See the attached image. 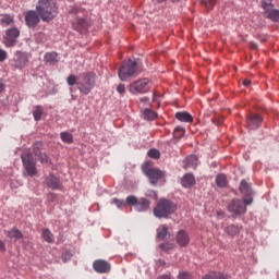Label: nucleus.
I'll use <instances>...</instances> for the list:
<instances>
[{"label":"nucleus","instance_id":"nucleus-29","mask_svg":"<svg viewBox=\"0 0 279 279\" xmlns=\"http://www.w3.org/2000/svg\"><path fill=\"white\" fill-rule=\"evenodd\" d=\"M168 232H169V227H167V225L159 226V228L157 229L158 239H165V236H167Z\"/></svg>","mask_w":279,"mask_h":279},{"label":"nucleus","instance_id":"nucleus-25","mask_svg":"<svg viewBox=\"0 0 279 279\" xmlns=\"http://www.w3.org/2000/svg\"><path fill=\"white\" fill-rule=\"evenodd\" d=\"M45 62L48 64H58V53L47 52L44 57Z\"/></svg>","mask_w":279,"mask_h":279},{"label":"nucleus","instance_id":"nucleus-3","mask_svg":"<svg viewBox=\"0 0 279 279\" xmlns=\"http://www.w3.org/2000/svg\"><path fill=\"white\" fill-rule=\"evenodd\" d=\"M138 69V63L132 59L123 61L119 71L118 75L121 82H128L130 77L134 76Z\"/></svg>","mask_w":279,"mask_h":279},{"label":"nucleus","instance_id":"nucleus-30","mask_svg":"<svg viewBox=\"0 0 279 279\" xmlns=\"http://www.w3.org/2000/svg\"><path fill=\"white\" fill-rule=\"evenodd\" d=\"M157 117H158V113H156V111L151 109H146L144 111V119H146L147 121H154V119H156Z\"/></svg>","mask_w":279,"mask_h":279},{"label":"nucleus","instance_id":"nucleus-42","mask_svg":"<svg viewBox=\"0 0 279 279\" xmlns=\"http://www.w3.org/2000/svg\"><path fill=\"white\" fill-rule=\"evenodd\" d=\"M179 279H193V276L186 271H181L178 276Z\"/></svg>","mask_w":279,"mask_h":279},{"label":"nucleus","instance_id":"nucleus-4","mask_svg":"<svg viewBox=\"0 0 279 279\" xmlns=\"http://www.w3.org/2000/svg\"><path fill=\"white\" fill-rule=\"evenodd\" d=\"M151 90V81L149 78H140L129 85L131 95H145Z\"/></svg>","mask_w":279,"mask_h":279},{"label":"nucleus","instance_id":"nucleus-31","mask_svg":"<svg viewBox=\"0 0 279 279\" xmlns=\"http://www.w3.org/2000/svg\"><path fill=\"white\" fill-rule=\"evenodd\" d=\"M33 117L35 121H40L43 119V107L41 106H36L35 110L33 111Z\"/></svg>","mask_w":279,"mask_h":279},{"label":"nucleus","instance_id":"nucleus-52","mask_svg":"<svg viewBox=\"0 0 279 279\" xmlns=\"http://www.w3.org/2000/svg\"><path fill=\"white\" fill-rule=\"evenodd\" d=\"M141 101H147V97L142 98Z\"/></svg>","mask_w":279,"mask_h":279},{"label":"nucleus","instance_id":"nucleus-10","mask_svg":"<svg viewBox=\"0 0 279 279\" xmlns=\"http://www.w3.org/2000/svg\"><path fill=\"white\" fill-rule=\"evenodd\" d=\"M21 36L19 28L13 27L5 31L4 45L5 47H14L16 45V38Z\"/></svg>","mask_w":279,"mask_h":279},{"label":"nucleus","instance_id":"nucleus-11","mask_svg":"<svg viewBox=\"0 0 279 279\" xmlns=\"http://www.w3.org/2000/svg\"><path fill=\"white\" fill-rule=\"evenodd\" d=\"M263 123V116L258 113H250L246 118L247 130H258Z\"/></svg>","mask_w":279,"mask_h":279},{"label":"nucleus","instance_id":"nucleus-18","mask_svg":"<svg viewBox=\"0 0 279 279\" xmlns=\"http://www.w3.org/2000/svg\"><path fill=\"white\" fill-rule=\"evenodd\" d=\"M177 243L181 247H186V245H189V243H191V239L189 238V234L186 233V231L180 230L177 233Z\"/></svg>","mask_w":279,"mask_h":279},{"label":"nucleus","instance_id":"nucleus-26","mask_svg":"<svg viewBox=\"0 0 279 279\" xmlns=\"http://www.w3.org/2000/svg\"><path fill=\"white\" fill-rule=\"evenodd\" d=\"M216 184L220 189H225V186H228V178L225 174H218L216 177Z\"/></svg>","mask_w":279,"mask_h":279},{"label":"nucleus","instance_id":"nucleus-47","mask_svg":"<svg viewBox=\"0 0 279 279\" xmlns=\"http://www.w3.org/2000/svg\"><path fill=\"white\" fill-rule=\"evenodd\" d=\"M3 90H5V84L0 80V94L3 93Z\"/></svg>","mask_w":279,"mask_h":279},{"label":"nucleus","instance_id":"nucleus-39","mask_svg":"<svg viewBox=\"0 0 279 279\" xmlns=\"http://www.w3.org/2000/svg\"><path fill=\"white\" fill-rule=\"evenodd\" d=\"M38 156L40 162H43L44 165H47V162H49V157L47 156V154L45 153H39Z\"/></svg>","mask_w":279,"mask_h":279},{"label":"nucleus","instance_id":"nucleus-35","mask_svg":"<svg viewBox=\"0 0 279 279\" xmlns=\"http://www.w3.org/2000/svg\"><path fill=\"white\" fill-rule=\"evenodd\" d=\"M184 134H185V130L184 128H181V126H177L173 131L174 138H182Z\"/></svg>","mask_w":279,"mask_h":279},{"label":"nucleus","instance_id":"nucleus-5","mask_svg":"<svg viewBox=\"0 0 279 279\" xmlns=\"http://www.w3.org/2000/svg\"><path fill=\"white\" fill-rule=\"evenodd\" d=\"M247 206L244 198H233L227 206L228 213L231 214V217H243L247 213Z\"/></svg>","mask_w":279,"mask_h":279},{"label":"nucleus","instance_id":"nucleus-23","mask_svg":"<svg viewBox=\"0 0 279 279\" xmlns=\"http://www.w3.org/2000/svg\"><path fill=\"white\" fill-rule=\"evenodd\" d=\"M5 234L8 239H14V241L23 239V232L16 228H12L11 230L5 231Z\"/></svg>","mask_w":279,"mask_h":279},{"label":"nucleus","instance_id":"nucleus-27","mask_svg":"<svg viewBox=\"0 0 279 279\" xmlns=\"http://www.w3.org/2000/svg\"><path fill=\"white\" fill-rule=\"evenodd\" d=\"M202 279H229L228 275L221 272H209L205 275Z\"/></svg>","mask_w":279,"mask_h":279},{"label":"nucleus","instance_id":"nucleus-38","mask_svg":"<svg viewBox=\"0 0 279 279\" xmlns=\"http://www.w3.org/2000/svg\"><path fill=\"white\" fill-rule=\"evenodd\" d=\"M111 204H114L117 208H123L125 206V201L119 198H112Z\"/></svg>","mask_w":279,"mask_h":279},{"label":"nucleus","instance_id":"nucleus-1","mask_svg":"<svg viewBox=\"0 0 279 279\" xmlns=\"http://www.w3.org/2000/svg\"><path fill=\"white\" fill-rule=\"evenodd\" d=\"M36 12L45 23L53 21L58 16V4L53 0H39L36 5Z\"/></svg>","mask_w":279,"mask_h":279},{"label":"nucleus","instance_id":"nucleus-19","mask_svg":"<svg viewBox=\"0 0 279 279\" xmlns=\"http://www.w3.org/2000/svg\"><path fill=\"white\" fill-rule=\"evenodd\" d=\"M72 25L73 29L80 32L81 34L88 29V22L86 21V19H76Z\"/></svg>","mask_w":279,"mask_h":279},{"label":"nucleus","instance_id":"nucleus-20","mask_svg":"<svg viewBox=\"0 0 279 279\" xmlns=\"http://www.w3.org/2000/svg\"><path fill=\"white\" fill-rule=\"evenodd\" d=\"M241 230H243V227L234 223L227 226L225 229L229 236H236L241 234Z\"/></svg>","mask_w":279,"mask_h":279},{"label":"nucleus","instance_id":"nucleus-49","mask_svg":"<svg viewBox=\"0 0 279 279\" xmlns=\"http://www.w3.org/2000/svg\"><path fill=\"white\" fill-rule=\"evenodd\" d=\"M251 84H252V81H250V80H244L243 81L244 86H250Z\"/></svg>","mask_w":279,"mask_h":279},{"label":"nucleus","instance_id":"nucleus-24","mask_svg":"<svg viewBox=\"0 0 279 279\" xmlns=\"http://www.w3.org/2000/svg\"><path fill=\"white\" fill-rule=\"evenodd\" d=\"M185 169L192 168L195 169L197 167V156L191 155L185 158Z\"/></svg>","mask_w":279,"mask_h":279},{"label":"nucleus","instance_id":"nucleus-28","mask_svg":"<svg viewBox=\"0 0 279 279\" xmlns=\"http://www.w3.org/2000/svg\"><path fill=\"white\" fill-rule=\"evenodd\" d=\"M41 236L47 243H53V233L49 229H43Z\"/></svg>","mask_w":279,"mask_h":279},{"label":"nucleus","instance_id":"nucleus-36","mask_svg":"<svg viewBox=\"0 0 279 279\" xmlns=\"http://www.w3.org/2000/svg\"><path fill=\"white\" fill-rule=\"evenodd\" d=\"M40 149H43V142H35L33 145V154L38 156V154H40Z\"/></svg>","mask_w":279,"mask_h":279},{"label":"nucleus","instance_id":"nucleus-7","mask_svg":"<svg viewBox=\"0 0 279 279\" xmlns=\"http://www.w3.org/2000/svg\"><path fill=\"white\" fill-rule=\"evenodd\" d=\"M21 159L27 175L34 178L36 175V160H34V155L32 153H24L21 155Z\"/></svg>","mask_w":279,"mask_h":279},{"label":"nucleus","instance_id":"nucleus-21","mask_svg":"<svg viewBox=\"0 0 279 279\" xmlns=\"http://www.w3.org/2000/svg\"><path fill=\"white\" fill-rule=\"evenodd\" d=\"M181 184L184 186V189H191V186H194L195 184V177L191 173L185 174L181 179Z\"/></svg>","mask_w":279,"mask_h":279},{"label":"nucleus","instance_id":"nucleus-33","mask_svg":"<svg viewBox=\"0 0 279 279\" xmlns=\"http://www.w3.org/2000/svg\"><path fill=\"white\" fill-rule=\"evenodd\" d=\"M12 23H14V17L12 15H4L1 19V25H3V27H8V25H12Z\"/></svg>","mask_w":279,"mask_h":279},{"label":"nucleus","instance_id":"nucleus-17","mask_svg":"<svg viewBox=\"0 0 279 279\" xmlns=\"http://www.w3.org/2000/svg\"><path fill=\"white\" fill-rule=\"evenodd\" d=\"M45 184L48 189H51L52 191H58L62 187V184L60 183V179L53 174H49L45 179Z\"/></svg>","mask_w":279,"mask_h":279},{"label":"nucleus","instance_id":"nucleus-8","mask_svg":"<svg viewBox=\"0 0 279 279\" xmlns=\"http://www.w3.org/2000/svg\"><path fill=\"white\" fill-rule=\"evenodd\" d=\"M240 193L243 195L244 204L252 205L254 203V191H252V185L247 183L246 180H242L240 183Z\"/></svg>","mask_w":279,"mask_h":279},{"label":"nucleus","instance_id":"nucleus-51","mask_svg":"<svg viewBox=\"0 0 279 279\" xmlns=\"http://www.w3.org/2000/svg\"><path fill=\"white\" fill-rule=\"evenodd\" d=\"M157 1V3H165V1H167V0H156Z\"/></svg>","mask_w":279,"mask_h":279},{"label":"nucleus","instance_id":"nucleus-43","mask_svg":"<svg viewBox=\"0 0 279 279\" xmlns=\"http://www.w3.org/2000/svg\"><path fill=\"white\" fill-rule=\"evenodd\" d=\"M73 257V254H71V252H65L62 254V260L63 263H66L68 260H71V258Z\"/></svg>","mask_w":279,"mask_h":279},{"label":"nucleus","instance_id":"nucleus-37","mask_svg":"<svg viewBox=\"0 0 279 279\" xmlns=\"http://www.w3.org/2000/svg\"><path fill=\"white\" fill-rule=\"evenodd\" d=\"M66 82L69 86H75V84H78L77 76H75L74 74L69 75Z\"/></svg>","mask_w":279,"mask_h":279},{"label":"nucleus","instance_id":"nucleus-46","mask_svg":"<svg viewBox=\"0 0 279 279\" xmlns=\"http://www.w3.org/2000/svg\"><path fill=\"white\" fill-rule=\"evenodd\" d=\"M159 247L167 252V251L171 250V244L163 243V244H160Z\"/></svg>","mask_w":279,"mask_h":279},{"label":"nucleus","instance_id":"nucleus-16","mask_svg":"<svg viewBox=\"0 0 279 279\" xmlns=\"http://www.w3.org/2000/svg\"><path fill=\"white\" fill-rule=\"evenodd\" d=\"M263 10L265 19H269L274 23L279 22V10L276 9L274 4H271L270 7H265Z\"/></svg>","mask_w":279,"mask_h":279},{"label":"nucleus","instance_id":"nucleus-6","mask_svg":"<svg viewBox=\"0 0 279 279\" xmlns=\"http://www.w3.org/2000/svg\"><path fill=\"white\" fill-rule=\"evenodd\" d=\"M126 204H128V206H135V210L137 213H147V210L151 206V202H149V199H147L145 197H142L138 199L134 195L126 197Z\"/></svg>","mask_w":279,"mask_h":279},{"label":"nucleus","instance_id":"nucleus-2","mask_svg":"<svg viewBox=\"0 0 279 279\" xmlns=\"http://www.w3.org/2000/svg\"><path fill=\"white\" fill-rule=\"evenodd\" d=\"M178 210V205L168 198H161L154 208L157 219H169Z\"/></svg>","mask_w":279,"mask_h":279},{"label":"nucleus","instance_id":"nucleus-50","mask_svg":"<svg viewBox=\"0 0 279 279\" xmlns=\"http://www.w3.org/2000/svg\"><path fill=\"white\" fill-rule=\"evenodd\" d=\"M158 279H171V277L163 275V276L159 277Z\"/></svg>","mask_w":279,"mask_h":279},{"label":"nucleus","instance_id":"nucleus-22","mask_svg":"<svg viewBox=\"0 0 279 279\" xmlns=\"http://www.w3.org/2000/svg\"><path fill=\"white\" fill-rule=\"evenodd\" d=\"M175 119L182 123H193V116L189 112H177Z\"/></svg>","mask_w":279,"mask_h":279},{"label":"nucleus","instance_id":"nucleus-14","mask_svg":"<svg viewBox=\"0 0 279 279\" xmlns=\"http://www.w3.org/2000/svg\"><path fill=\"white\" fill-rule=\"evenodd\" d=\"M145 175L149 179L150 184L156 185L158 184V180H162V178H165V172L150 168L145 171Z\"/></svg>","mask_w":279,"mask_h":279},{"label":"nucleus","instance_id":"nucleus-44","mask_svg":"<svg viewBox=\"0 0 279 279\" xmlns=\"http://www.w3.org/2000/svg\"><path fill=\"white\" fill-rule=\"evenodd\" d=\"M270 5H274V0H262V8H269Z\"/></svg>","mask_w":279,"mask_h":279},{"label":"nucleus","instance_id":"nucleus-15","mask_svg":"<svg viewBox=\"0 0 279 279\" xmlns=\"http://www.w3.org/2000/svg\"><path fill=\"white\" fill-rule=\"evenodd\" d=\"M93 269L96 274H109L110 263L105 259H96L93 263Z\"/></svg>","mask_w":279,"mask_h":279},{"label":"nucleus","instance_id":"nucleus-12","mask_svg":"<svg viewBox=\"0 0 279 279\" xmlns=\"http://www.w3.org/2000/svg\"><path fill=\"white\" fill-rule=\"evenodd\" d=\"M27 62H29V57L27 53L17 51L13 58V66L15 69H25L27 66Z\"/></svg>","mask_w":279,"mask_h":279},{"label":"nucleus","instance_id":"nucleus-45","mask_svg":"<svg viewBox=\"0 0 279 279\" xmlns=\"http://www.w3.org/2000/svg\"><path fill=\"white\" fill-rule=\"evenodd\" d=\"M8 58V52L5 50L0 49V62H3Z\"/></svg>","mask_w":279,"mask_h":279},{"label":"nucleus","instance_id":"nucleus-34","mask_svg":"<svg viewBox=\"0 0 279 279\" xmlns=\"http://www.w3.org/2000/svg\"><path fill=\"white\" fill-rule=\"evenodd\" d=\"M148 158H153L154 160H158L160 158V150L156 148H151L147 151Z\"/></svg>","mask_w":279,"mask_h":279},{"label":"nucleus","instance_id":"nucleus-40","mask_svg":"<svg viewBox=\"0 0 279 279\" xmlns=\"http://www.w3.org/2000/svg\"><path fill=\"white\" fill-rule=\"evenodd\" d=\"M215 3H217V0H204V4L208 10H213Z\"/></svg>","mask_w":279,"mask_h":279},{"label":"nucleus","instance_id":"nucleus-48","mask_svg":"<svg viewBox=\"0 0 279 279\" xmlns=\"http://www.w3.org/2000/svg\"><path fill=\"white\" fill-rule=\"evenodd\" d=\"M0 252H5V243L0 240Z\"/></svg>","mask_w":279,"mask_h":279},{"label":"nucleus","instance_id":"nucleus-9","mask_svg":"<svg viewBox=\"0 0 279 279\" xmlns=\"http://www.w3.org/2000/svg\"><path fill=\"white\" fill-rule=\"evenodd\" d=\"M84 75V83H77L78 90L83 93V95H88L93 87L95 86V74L93 72H88Z\"/></svg>","mask_w":279,"mask_h":279},{"label":"nucleus","instance_id":"nucleus-13","mask_svg":"<svg viewBox=\"0 0 279 279\" xmlns=\"http://www.w3.org/2000/svg\"><path fill=\"white\" fill-rule=\"evenodd\" d=\"M25 23L27 27L34 28L40 23V15L34 10H29L25 13Z\"/></svg>","mask_w":279,"mask_h":279},{"label":"nucleus","instance_id":"nucleus-41","mask_svg":"<svg viewBox=\"0 0 279 279\" xmlns=\"http://www.w3.org/2000/svg\"><path fill=\"white\" fill-rule=\"evenodd\" d=\"M117 93H119V95H122V96L125 95V85L123 83H120L117 86Z\"/></svg>","mask_w":279,"mask_h":279},{"label":"nucleus","instance_id":"nucleus-32","mask_svg":"<svg viewBox=\"0 0 279 279\" xmlns=\"http://www.w3.org/2000/svg\"><path fill=\"white\" fill-rule=\"evenodd\" d=\"M60 136H61V141H62L63 143H68V144L73 143V134H71V133H69V132H62V133L60 134Z\"/></svg>","mask_w":279,"mask_h":279}]
</instances>
